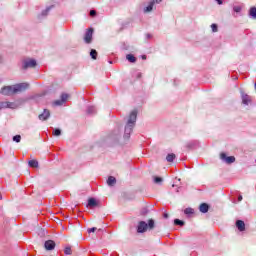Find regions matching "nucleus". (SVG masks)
Segmentation results:
<instances>
[{
	"label": "nucleus",
	"instance_id": "obj_1",
	"mask_svg": "<svg viewBox=\"0 0 256 256\" xmlns=\"http://www.w3.org/2000/svg\"><path fill=\"white\" fill-rule=\"evenodd\" d=\"M26 89H29L28 83H19L15 84L13 86H6L1 89V94L6 96L15 95L17 93H23V91H26Z\"/></svg>",
	"mask_w": 256,
	"mask_h": 256
},
{
	"label": "nucleus",
	"instance_id": "obj_2",
	"mask_svg": "<svg viewBox=\"0 0 256 256\" xmlns=\"http://www.w3.org/2000/svg\"><path fill=\"white\" fill-rule=\"evenodd\" d=\"M135 123H137V110H133L127 120V124L124 130L125 139H129L131 133H133V128L135 127Z\"/></svg>",
	"mask_w": 256,
	"mask_h": 256
},
{
	"label": "nucleus",
	"instance_id": "obj_3",
	"mask_svg": "<svg viewBox=\"0 0 256 256\" xmlns=\"http://www.w3.org/2000/svg\"><path fill=\"white\" fill-rule=\"evenodd\" d=\"M147 229H150V230L155 229V220L154 219H150L148 221V224L145 221H140L138 223V226H137L138 233H145V232H147Z\"/></svg>",
	"mask_w": 256,
	"mask_h": 256
},
{
	"label": "nucleus",
	"instance_id": "obj_4",
	"mask_svg": "<svg viewBox=\"0 0 256 256\" xmlns=\"http://www.w3.org/2000/svg\"><path fill=\"white\" fill-rule=\"evenodd\" d=\"M23 69H33L37 67V61L35 59H26L23 61Z\"/></svg>",
	"mask_w": 256,
	"mask_h": 256
},
{
	"label": "nucleus",
	"instance_id": "obj_5",
	"mask_svg": "<svg viewBox=\"0 0 256 256\" xmlns=\"http://www.w3.org/2000/svg\"><path fill=\"white\" fill-rule=\"evenodd\" d=\"M220 159L228 165H231V163H235V156H227V154L225 153L220 154Z\"/></svg>",
	"mask_w": 256,
	"mask_h": 256
},
{
	"label": "nucleus",
	"instance_id": "obj_6",
	"mask_svg": "<svg viewBox=\"0 0 256 256\" xmlns=\"http://www.w3.org/2000/svg\"><path fill=\"white\" fill-rule=\"evenodd\" d=\"M85 43L89 44L91 41H93V28H89L84 36Z\"/></svg>",
	"mask_w": 256,
	"mask_h": 256
},
{
	"label": "nucleus",
	"instance_id": "obj_7",
	"mask_svg": "<svg viewBox=\"0 0 256 256\" xmlns=\"http://www.w3.org/2000/svg\"><path fill=\"white\" fill-rule=\"evenodd\" d=\"M44 248L46 249V251H53V249H55V241L47 240L44 243Z\"/></svg>",
	"mask_w": 256,
	"mask_h": 256
},
{
	"label": "nucleus",
	"instance_id": "obj_8",
	"mask_svg": "<svg viewBox=\"0 0 256 256\" xmlns=\"http://www.w3.org/2000/svg\"><path fill=\"white\" fill-rule=\"evenodd\" d=\"M38 117L40 121H47V119L51 117V112H49V110L47 109H44L43 113L40 114Z\"/></svg>",
	"mask_w": 256,
	"mask_h": 256
},
{
	"label": "nucleus",
	"instance_id": "obj_9",
	"mask_svg": "<svg viewBox=\"0 0 256 256\" xmlns=\"http://www.w3.org/2000/svg\"><path fill=\"white\" fill-rule=\"evenodd\" d=\"M69 98V95L67 94H62L61 95V99L60 100H56L54 102V105L60 106L63 105V103H65V101H67V99Z\"/></svg>",
	"mask_w": 256,
	"mask_h": 256
},
{
	"label": "nucleus",
	"instance_id": "obj_10",
	"mask_svg": "<svg viewBox=\"0 0 256 256\" xmlns=\"http://www.w3.org/2000/svg\"><path fill=\"white\" fill-rule=\"evenodd\" d=\"M236 227L240 231H245V222L243 220L236 221Z\"/></svg>",
	"mask_w": 256,
	"mask_h": 256
},
{
	"label": "nucleus",
	"instance_id": "obj_11",
	"mask_svg": "<svg viewBox=\"0 0 256 256\" xmlns=\"http://www.w3.org/2000/svg\"><path fill=\"white\" fill-rule=\"evenodd\" d=\"M87 207H90V209H93V207H97V200H95V198H89Z\"/></svg>",
	"mask_w": 256,
	"mask_h": 256
},
{
	"label": "nucleus",
	"instance_id": "obj_12",
	"mask_svg": "<svg viewBox=\"0 0 256 256\" xmlns=\"http://www.w3.org/2000/svg\"><path fill=\"white\" fill-rule=\"evenodd\" d=\"M242 103L244 105H249V103H251V97L247 94H242Z\"/></svg>",
	"mask_w": 256,
	"mask_h": 256
},
{
	"label": "nucleus",
	"instance_id": "obj_13",
	"mask_svg": "<svg viewBox=\"0 0 256 256\" xmlns=\"http://www.w3.org/2000/svg\"><path fill=\"white\" fill-rule=\"evenodd\" d=\"M201 213H207L209 211V205L207 203H202L199 207Z\"/></svg>",
	"mask_w": 256,
	"mask_h": 256
},
{
	"label": "nucleus",
	"instance_id": "obj_14",
	"mask_svg": "<svg viewBox=\"0 0 256 256\" xmlns=\"http://www.w3.org/2000/svg\"><path fill=\"white\" fill-rule=\"evenodd\" d=\"M153 5H155V1H151L149 5L144 8V13H151V11H153Z\"/></svg>",
	"mask_w": 256,
	"mask_h": 256
},
{
	"label": "nucleus",
	"instance_id": "obj_15",
	"mask_svg": "<svg viewBox=\"0 0 256 256\" xmlns=\"http://www.w3.org/2000/svg\"><path fill=\"white\" fill-rule=\"evenodd\" d=\"M116 183L117 179H115L113 176H110L107 180V185H109V187H113Z\"/></svg>",
	"mask_w": 256,
	"mask_h": 256
},
{
	"label": "nucleus",
	"instance_id": "obj_16",
	"mask_svg": "<svg viewBox=\"0 0 256 256\" xmlns=\"http://www.w3.org/2000/svg\"><path fill=\"white\" fill-rule=\"evenodd\" d=\"M29 167H33L34 169H37L39 167V162L37 160H30L28 162Z\"/></svg>",
	"mask_w": 256,
	"mask_h": 256
},
{
	"label": "nucleus",
	"instance_id": "obj_17",
	"mask_svg": "<svg viewBox=\"0 0 256 256\" xmlns=\"http://www.w3.org/2000/svg\"><path fill=\"white\" fill-rule=\"evenodd\" d=\"M249 15L252 17V19H256V7L250 8Z\"/></svg>",
	"mask_w": 256,
	"mask_h": 256
},
{
	"label": "nucleus",
	"instance_id": "obj_18",
	"mask_svg": "<svg viewBox=\"0 0 256 256\" xmlns=\"http://www.w3.org/2000/svg\"><path fill=\"white\" fill-rule=\"evenodd\" d=\"M126 59L130 62V63H135L137 61V58H135V56H133V54H128L126 56Z\"/></svg>",
	"mask_w": 256,
	"mask_h": 256
},
{
	"label": "nucleus",
	"instance_id": "obj_19",
	"mask_svg": "<svg viewBox=\"0 0 256 256\" xmlns=\"http://www.w3.org/2000/svg\"><path fill=\"white\" fill-rule=\"evenodd\" d=\"M19 105L15 102H8V109H17Z\"/></svg>",
	"mask_w": 256,
	"mask_h": 256
},
{
	"label": "nucleus",
	"instance_id": "obj_20",
	"mask_svg": "<svg viewBox=\"0 0 256 256\" xmlns=\"http://www.w3.org/2000/svg\"><path fill=\"white\" fill-rule=\"evenodd\" d=\"M175 159V154H168L166 157V160L168 163H173V160Z\"/></svg>",
	"mask_w": 256,
	"mask_h": 256
},
{
	"label": "nucleus",
	"instance_id": "obj_21",
	"mask_svg": "<svg viewBox=\"0 0 256 256\" xmlns=\"http://www.w3.org/2000/svg\"><path fill=\"white\" fill-rule=\"evenodd\" d=\"M185 215H193V213H195V210H193V208H186L184 210Z\"/></svg>",
	"mask_w": 256,
	"mask_h": 256
},
{
	"label": "nucleus",
	"instance_id": "obj_22",
	"mask_svg": "<svg viewBox=\"0 0 256 256\" xmlns=\"http://www.w3.org/2000/svg\"><path fill=\"white\" fill-rule=\"evenodd\" d=\"M174 225H180V227H183V225H185V222L183 220L175 219Z\"/></svg>",
	"mask_w": 256,
	"mask_h": 256
},
{
	"label": "nucleus",
	"instance_id": "obj_23",
	"mask_svg": "<svg viewBox=\"0 0 256 256\" xmlns=\"http://www.w3.org/2000/svg\"><path fill=\"white\" fill-rule=\"evenodd\" d=\"M90 56L94 60L97 59V50L92 49L91 52H90Z\"/></svg>",
	"mask_w": 256,
	"mask_h": 256
},
{
	"label": "nucleus",
	"instance_id": "obj_24",
	"mask_svg": "<svg viewBox=\"0 0 256 256\" xmlns=\"http://www.w3.org/2000/svg\"><path fill=\"white\" fill-rule=\"evenodd\" d=\"M53 135H54V137H60L61 129H59V128L54 129Z\"/></svg>",
	"mask_w": 256,
	"mask_h": 256
},
{
	"label": "nucleus",
	"instance_id": "obj_25",
	"mask_svg": "<svg viewBox=\"0 0 256 256\" xmlns=\"http://www.w3.org/2000/svg\"><path fill=\"white\" fill-rule=\"evenodd\" d=\"M87 113L88 115H93V113H95V107L89 106L87 109Z\"/></svg>",
	"mask_w": 256,
	"mask_h": 256
},
{
	"label": "nucleus",
	"instance_id": "obj_26",
	"mask_svg": "<svg viewBox=\"0 0 256 256\" xmlns=\"http://www.w3.org/2000/svg\"><path fill=\"white\" fill-rule=\"evenodd\" d=\"M1 109H8V102H1L0 103V111Z\"/></svg>",
	"mask_w": 256,
	"mask_h": 256
},
{
	"label": "nucleus",
	"instance_id": "obj_27",
	"mask_svg": "<svg viewBox=\"0 0 256 256\" xmlns=\"http://www.w3.org/2000/svg\"><path fill=\"white\" fill-rule=\"evenodd\" d=\"M13 141H15V143H21V135L14 136Z\"/></svg>",
	"mask_w": 256,
	"mask_h": 256
},
{
	"label": "nucleus",
	"instance_id": "obj_28",
	"mask_svg": "<svg viewBox=\"0 0 256 256\" xmlns=\"http://www.w3.org/2000/svg\"><path fill=\"white\" fill-rule=\"evenodd\" d=\"M154 183H157V184L163 183V178L155 176L154 177Z\"/></svg>",
	"mask_w": 256,
	"mask_h": 256
},
{
	"label": "nucleus",
	"instance_id": "obj_29",
	"mask_svg": "<svg viewBox=\"0 0 256 256\" xmlns=\"http://www.w3.org/2000/svg\"><path fill=\"white\" fill-rule=\"evenodd\" d=\"M64 253H65V255H71V253H72L71 247H66L64 250Z\"/></svg>",
	"mask_w": 256,
	"mask_h": 256
},
{
	"label": "nucleus",
	"instance_id": "obj_30",
	"mask_svg": "<svg viewBox=\"0 0 256 256\" xmlns=\"http://www.w3.org/2000/svg\"><path fill=\"white\" fill-rule=\"evenodd\" d=\"M211 29H212L213 33H217V31H218L217 24H212Z\"/></svg>",
	"mask_w": 256,
	"mask_h": 256
},
{
	"label": "nucleus",
	"instance_id": "obj_31",
	"mask_svg": "<svg viewBox=\"0 0 256 256\" xmlns=\"http://www.w3.org/2000/svg\"><path fill=\"white\" fill-rule=\"evenodd\" d=\"M97 230L96 227L90 228L87 230L88 233H95V231Z\"/></svg>",
	"mask_w": 256,
	"mask_h": 256
},
{
	"label": "nucleus",
	"instance_id": "obj_32",
	"mask_svg": "<svg viewBox=\"0 0 256 256\" xmlns=\"http://www.w3.org/2000/svg\"><path fill=\"white\" fill-rule=\"evenodd\" d=\"M234 11H235V13H239L241 11V7L235 6Z\"/></svg>",
	"mask_w": 256,
	"mask_h": 256
},
{
	"label": "nucleus",
	"instance_id": "obj_33",
	"mask_svg": "<svg viewBox=\"0 0 256 256\" xmlns=\"http://www.w3.org/2000/svg\"><path fill=\"white\" fill-rule=\"evenodd\" d=\"M90 15L91 17H95V15H97V12L95 10H91Z\"/></svg>",
	"mask_w": 256,
	"mask_h": 256
},
{
	"label": "nucleus",
	"instance_id": "obj_34",
	"mask_svg": "<svg viewBox=\"0 0 256 256\" xmlns=\"http://www.w3.org/2000/svg\"><path fill=\"white\" fill-rule=\"evenodd\" d=\"M49 13V8H47L45 11L42 12V15H47Z\"/></svg>",
	"mask_w": 256,
	"mask_h": 256
},
{
	"label": "nucleus",
	"instance_id": "obj_35",
	"mask_svg": "<svg viewBox=\"0 0 256 256\" xmlns=\"http://www.w3.org/2000/svg\"><path fill=\"white\" fill-rule=\"evenodd\" d=\"M218 5H223V1L222 0H216Z\"/></svg>",
	"mask_w": 256,
	"mask_h": 256
},
{
	"label": "nucleus",
	"instance_id": "obj_36",
	"mask_svg": "<svg viewBox=\"0 0 256 256\" xmlns=\"http://www.w3.org/2000/svg\"><path fill=\"white\" fill-rule=\"evenodd\" d=\"M169 218V214L164 213V219H168Z\"/></svg>",
	"mask_w": 256,
	"mask_h": 256
},
{
	"label": "nucleus",
	"instance_id": "obj_37",
	"mask_svg": "<svg viewBox=\"0 0 256 256\" xmlns=\"http://www.w3.org/2000/svg\"><path fill=\"white\" fill-rule=\"evenodd\" d=\"M154 1V3H161V1H163V0H153Z\"/></svg>",
	"mask_w": 256,
	"mask_h": 256
},
{
	"label": "nucleus",
	"instance_id": "obj_38",
	"mask_svg": "<svg viewBox=\"0 0 256 256\" xmlns=\"http://www.w3.org/2000/svg\"><path fill=\"white\" fill-rule=\"evenodd\" d=\"M238 201H243V196H239Z\"/></svg>",
	"mask_w": 256,
	"mask_h": 256
},
{
	"label": "nucleus",
	"instance_id": "obj_39",
	"mask_svg": "<svg viewBox=\"0 0 256 256\" xmlns=\"http://www.w3.org/2000/svg\"><path fill=\"white\" fill-rule=\"evenodd\" d=\"M142 59H144V60L147 59V56H146V55H143V56H142Z\"/></svg>",
	"mask_w": 256,
	"mask_h": 256
},
{
	"label": "nucleus",
	"instance_id": "obj_40",
	"mask_svg": "<svg viewBox=\"0 0 256 256\" xmlns=\"http://www.w3.org/2000/svg\"><path fill=\"white\" fill-rule=\"evenodd\" d=\"M1 199H3V196H2L1 193H0V201H1Z\"/></svg>",
	"mask_w": 256,
	"mask_h": 256
},
{
	"label": "nucleus",
	"instance_id": "obj_41",
	"mask_svg": "<svg viewBox=\"0 0 256 256\" xmlns=\"http://www.w3.org/2000/svg\"><path fill=\"white\" fill-rule=\"evenodd\" d=\"M116 135H119V131L117 132V134Z\"/></svg>",
	"mask_w": 256,
	"mask_h": 256
}]
</instances>
